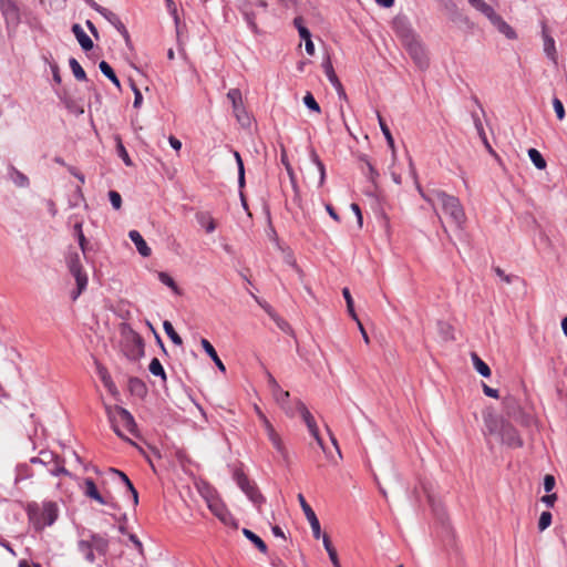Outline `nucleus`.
<instances>
[{
	"mask_svg": "<svg viewBox=\"0 0 567 567\" xmlns=\"http://www.w3.org/2000/svg\"><path fill=\"white\" fill-rule=\"evenodd\" d=\"M417 189L421 196L433 207L436 208L440 206L445 214H447L452 220V223L456 227H462V225L466 220V216L463 209L460 199L453 195H449L443 190L433 189L429 193H424L420 185H417Z\"/></svg>",
	"mask_w": 567,
	"mask_h": 567,
	"instance_id": "f257e3e1",
	"label": "nucleus"
},
{
	"mask_svg": "<svg viewBox=\"0 0 567 567\" xmlns=\"http://www.w3.org/2000/svg\"><path fill=\"white\" fill-rule=\"evenodd\" d=\"M485 425L489 435H495L507 446L520 447L523 445L518 432L504 419L488 414L485 416Z\"/></svg>",
	"mask_w": 567,
	"mask_h": 567,
	"instance_id": "f03ea898",
	"label": "nucleus"
},
{
	"mask_svg": "<svg viewBox=\"0 0 567 567\" xmlns=\"http://www.w3.org/2000/svg\"><path fill=\"white\" fill-rule=\"evenodd\" d=\"M28 516L37 530L51 526L58 518V505L52 501L43 502L41 505L31 503L27 508Z\"/></svg>",
	"mask_w": 567,
	"mask_h": 567,
	"instance_id": "7ed1b4c3",
	"label": "nucleus"
},
{
	"mask_svg": "<svg viewBox=\"0 0 567 567\" xmlns=\"http://www.w3.org/2000/svg\"><path fill=\"white\" fill-rule=\"evenodd\" d=\"M106 411L111 425L118 436L123 437L124 431L130 434L136 433L134 417L126 409L115 405L107 408Z\"/></svg>",
	"mask_w": 567,
	"mask_h": 567,
	"instance_id": "20e7f679",
	"label": "nucleus"
},
{
	"mask_svg": "<svg viewBox=\"0 0 567 567\" xmlns=\"http://www.w3.org/2000/svg\"><path fill=\"white\" fill-rule=\"evenodd\" d=\"M66 265L70 274L74 277L76 289L71 292L72 300H76L87 287V275L81 264L80 255L71 252L66 257Z\"/></svg>",
	"mask_w": 567,
	"mask_h": 567,
	"instance_id": "39448f33",
	"label": "nucleus"
},
{
	"mask_svg": "<svg viewBox=\"0 0 567 567\" xmlns=\"http://www.w3.org/2000/svg\"><path fill=\"white\" fill-rule=\"evenodd\" d=\"M399 34L404 40V44L412 59L416 62L420 68L427 66V56L421 42L415 38L414 33L410 29H402Z\"/></svg>",
	"mask_w": 567,
	"mask_h": 567,
	"instance_id": "423d86ee",
	"label": "nucleus"
},
{
	"mask_svg": "<svg viewBox=\"0 0 567 567\" xmlns=\"http://www.w3.org/2000/svg\"><path fill=\"white\" fill-rule=\"evenodd\" d=\"M235 477L241 491L258 508H260L261 505L265 503V497L259 492L257 485L241 472H237L235 474Z\"/></svg>",
	"mask_w": 567,
	"mask_h": 567,
	"instance_id": "0eeeda50",
	"label": "nucleus"
},
{
	"mask_svg": "<svg viewBox=\"0 0 567 567\" xmlns=\"http://www.w3.org/2000/svg\"><path fill=\"white\" fill-rule=\"evenodd\" d=\"M123 350L128 359H140L144 354V342L142 337L137 332L130 330L125 336Z\"/></svg>",
	"mask_w": 567,
	"mask_h": 567,
	"instance_id": "6e6552de",
	"label": "nucleus"
},
{
	"mask_svg": "<svg viewBox=\"0 0 567 567\" xmlns=\"http://www.w3.org/2000/svg\"><path fill=\"white\" fill-rule=\"evenodd\" d=\"M293 411L300 414L310 434L316 439L317 443L323 449V442L322 439L320 437L318 425L316 423L315 417L307 409V406L300 400H296Z\"/></svg>",
	"mask_w": 567,
	"mask_h": 567,
	"instance_id": "1a4fd4ad",
	"label": "nucleus"
},
{
	"mask_svg": "<svg viewBox=\"0 0 567 567\" xmlns=\"http://www.w3.org/2000/svg\"><path fill=\"white\" fill-rule=\"evenodd\" d=\"M268 383L271 388V393L276 402L280 404V406L286 411L288 415L293 416L295 405L292 406L289 403L290 393L288 391L282 390L272 375H269Z\"/></svg>",
	"mask_w": 567,
	"mask_h": 567,
	"instance_id": "9d476101",
	"label": "nucleus"
},
{
	"mask_svg": "<svg viewBox=\"0 0 567 567\" xmlns=\"http://www.w3.org/2000/svg\"><path fill=\"white\" fill-rule=\"evenodd\" d=\"M85 2L100 14H102L125 39H128V31L121 19L111 10L100 6L94 0H85Z\"/></svg>",
	"mask_w": 567,
	"mask_h": 567,
	"instance_id": "9b49d317",
	"label": "nucleus"
},
{
	"mask_svg": "<svg viewBox=\"0 0 567 567\" xmlns=\"http://www.w3.org/2000/svg\"><path fill=\"white\" fill-rule=\"evenodd\" d=\"M227 99L231 102L233 111L237 120L241 124H248L249 117L243 105V96L240 90L230 89L227 93Z\"/></svg>",
	"mask_w": 567,
	"mask_h": 567,
	"instance_id": "f8f14e48",
	"label": "nucleus"
},
{
	"mask_svg": "<svg viewBox=\"0 0 567 567\" xmlns=\"http://www.w3.org/2000/svg\"><path fill=\"white\" fill-rule=\"evenodd\" d=\"M0 10L8 24L19 23L20 8L16 0H0Z\"/></svg>",
	"mask_w": 567,
	"mask_h": 567,
	"instance_id": "ddd939ff",
	"label": "nucleus"
},
{
	"mask_svg": "<svg viewBox=\"0 0 567 567\" xmlns=\"http://www.w3.org/2000/svg\"><path fill=\"white\" fill-rule=\"evenodd\" d=\"M298 501H299L300 506L311 526L313 537L316 539H319L321 536V527H320V523H319V519H318L316 513L313 512L311 506L307 503V501L302 494H298Z\"/></svg>",
	"mask_w": 567,
	"mask_h": 567,
	"instance_id": "4468645a",
	"label": "nucleus"
},
{
	"mask_svg": "<svg viewBox=\"0 0 567 567\" xmlns=\"http://www.w3.org/2000/svg\"><path fill=\"white\" fill-rule=\"evenodd\" d=\"M258 415H259L260 421L262 422V425L266 430L267 436H268L269 441L271 442L272 446L280 454L284 455L286 450H285V445H284V442H282L280 435L276 432L275 427L272 426V424L270 423V421L266 417V415L264 413L258 411Z\"/></svg>",
	"mask_w": 567,
	"mask_h": 567,
	"instance_id": "2eb2a0df",
	"label": "nucleus"
},
{
	"mask_svg": "<svg viewBox=\"0 0 567 567\" xmlns=\"http://www.w3.org/2000/svg\"><path fill=\"white\" fill-rule=\"evenodd\" d=\"M83 493L86 497L94 499L101 505H106L107 501L101 495L92 478H85L83 483Z\"/></svg>",
	"mask_w": 567,
	"mask_h": 567,
	"instance_id": "dca6fc26",
	"label": "nucleus"
},
{
	"mask_svg": "<svg viewBox=\"0 0 567 567\" xmlns=\"http://www.w3.org/2000/svg\"><path fill=\"white\" fill-rule=\"evenodd\" d=\"M322 66H323V70H324V73H326L327 78L329 79L331 84L336 87V90L338 91L339 95L341 97L346 99L347 95H346L344 89H343L341 82L339 81L334 70H333L331 61L329 59H327L322 63Z\"/></svg>",
	"mask_w": 567,
	"mask_h": 567,
	"instance_id": "f3484780",
	"label": "nucleus"
},
{
	"mask_svg": "<svg viewBox=\"0 0 567 567\" xmlns=\"http://www.w3.org/2000/svg\"><path fill=\"white\" fill-rule=\"evenodd\" d=\"M209 509L217 516L225 525H236L235 519L228 509L218 502L209 503Z\"/></svg>",
	"mask_w": 567,
	"mask_h": 567,
	"instance_id": "a211bd4d",
	"label": "nucleus"
},
{
	"mask_svg": "<svg viewBox=\"0 0 567 567\" xmlns=\"http://www.w3.org/2000/svg\"><path fill=\"white\" fill-rule=\"evenodd\" d=\"M130 239L135 244L136 249L143 257H150L152 254L151 248L137 230H131L128 233Z\"/></svg>",
	"mask_w": 567,
	"mask_h": 567,
	"instance_id": "6ab92c4d",
	"label": "nucleus"
},
{
	"mask_svg": "<svg viewBox=\"0 0 567 567\" xmlns=\"http://www.w3.org/2000/svg\"><path fill=\"white\" fill-rule=\"evenodd\" d=\"M491 23L507 39H516L514 29L499 14H496Z\"/></svg>",
	"mask_w": 567,
	"mask_h": 567,
	"instance_id": "aec40b11",
	"label": "nucleus"
},
{
	"mask_svg": "<svg viewBox=\"0 0 567 567\" xmlns=\"http://www.w3.org/2000/svg\"><path fill=\"white\" fill-rule=\"evenodd\" d=\"M72 32L75 35L78 42L84 51H89L93 48V42L90 37L84 32L80 24L75 23L72 27Z\"/></svg>",
	"mask_w": 567,
	"mask_h": 567,
	"instance_id": "412c9836",
	"label": "nucleus"
},
{
	"mask_svg": "<svg viewBox=\"0 0 567 567\" xmlns=\"http://www.w3.org/2000/svg\"><path fill=\"white\" fill-rule=\"evenodd\" d=\"M8 175L17 187L25 188L30 184L28 176L12 165L8 168Z\"/></svg>",
	"mask_w": 567,
	"mask_h": 567,
	"instance_id": "4be33fe9",
	"label": "nucleus"
},
{
	"mask_svg": "<svg viewBox=\"0 0 567 567\" xmlns=\"http://www.w3.org/2000/svg\"><path fill=\"white\" fill-rule=\"evenodd\" d=\"M468 3L474 9H476L477 11L483 13L489 21H492L494 19V17H496V14H497L495 12V10L488 3H486L484 0H468Z\"/></svg>",
	"mask_w": 567,
	"mask_h": 567,
	"instance_id": "5701e85b",
	"label": "nucleus"
},
{
	"mask_svg": "<svg viewBox=\"0 0 567 567\" xmlns=\"http://www.w3.org/2000/svg\"><path fill=\"white\" fill-rule=\"evenodd\" d=\"M198 224L205 228L206 233L212 234L215 231L217 225L213 216L207 212H202L196 215Z\"/></svg>",
	"mask_w": 567,
	"mask_h": 567,
	"instance_id": "b1692460",
	"label": "nucleus"
},
{
	"mask_svg": "<svg viewBox=\"0 0 567 567\" xmlns=\"http://www.w3.org/2000/svg\"><path fill=\"white\" fill-rule=\"evenodd\" d=\"M200 344L203 347V349L205 350V352L210 357V359L215 362V364L217 365V368L225 372L226 371V368L224 365V363L221 362V360L219 359L215 348L212 346V343L207 340V339H202L200 341Z\"/></svg>",
	"mask_w": 567,
	"mask_h": 567,
	"instance_id": "393cba45",
	"label": "nucleus"
},
{
	"mask_svg": "<svg viewBox=\"0 0 567 567\" xmlns=\"http://www.w3.org/2000/svg\"><path fill=\"white\" fill-rule=\"evenodd\" d=\"M543 37H544V51H545L546 55L554 63H557V52H556L554 39L549 34L546 33L545 29L543 30Z\"/></svg>",
	"mask_w": 567,
	"mask_h": 567,
	"instance_id": "a878e982",
	"label": "nucleus"
},
{
	"mask_svg": "<svg viewBox=\"0 0 567 567\" xmlns=\"http://www.w3.org/2000/svg\"><path fill=\"white\" fill-rule=\"evenodd\" d=\"M377 116H378L380 128L388 142L389 147L392 150L393 159H395V146H394V140L391 134V131H390L389 126L386 125L385 121L383 120L382 115L379 112H377Z\"/></svg>",
	"mask_w": 567,
	"mask_h": 567,
	"instance_id": "bb28decb",
	"label": "nucleus"
},
{
	"mask_svg": "<svg viewBox=\"0 0 567 567\" xmlns=\"http://www.w3.org/2000/svg\"><path fill=\"white\" fill-rule=\"evenodd\" d=\"M91 546H93L94 551L99 555H105L109 548V542L106 538L100 535H92L90 540Z\"/></svg>",
	"mask_w": 567,
	"mask_h": 567,
	"instance_id": "cd10ccee",
	"label": "nucleus"
},
{
	"mask_svg": "<svg viewBox=\"0 0 567 567\" xmlns=\"http://www.w3.org/2000/svg\"><path fill=\"white\" fill-rule=\"evenodd\" d=\"M48 471L53 476H71V473L64 466V460L60 458L59 456L54 460V462L51 463L50 466H48Z\"/></svg>",
	"mask_w": 567,
	"mask_h": 567,
	"instance_id": "c85d7f7f",
	"label": "nucleus"
},
{
	"mask_svg": "<svg viewBox=\"0 0 567 567\" xmlns=\"http://www.w3.org/2000/svg\"><path fill=\"white\" fill-rule=\"evenodd\" d=\"M322 542H323V546L329 555V558L333 565V567H341L340 565V561H339V558H338V554H337V550L336 548L333 547L331 540H330V537L324 534L322 536Z\"/></svg>",
	"mask_w": 567,
	"mask_h": 567,
	"instance_id": "c756f323",
	"label": "nucleus"
},
{
	"mask_svg": "<svg viewBox=\"0 0 567 567\" xmlns=\"http://www.w3.org/2000/svg\"><path fill=\"white\" fill-rule=\"evenodd\" d=\"M58 457L56 454L50 451H41L38 456L31 458V463L33 464H42L44 466H50L52 462Z\"/></svg>",
	"mask_w": 567,
	"mask_h": 567,
	"instance_id": "7c9ffc66",
	"label": "nucleus"
},
{
	"mask_svg": "<svg viewBox=\"0 0 567 567\" xmlns=\"http://www.w3.org/2000/svg\"><path fill=\"white\" fill-rule=\"evenodd\" d=\"M78 547H79L80 553L84 556V558L89 563L95 561L94 549H93V546H91V543L89 540H84V539L80 540Z\"/></svg>",
	"mask_w": 567,
	"mask_h": 567,
	"instance_id": "2f4dec72",
	"label": "nucleus"
},
{
	"mask_svg": "<svg viewBox=\"0 0 567 567\" xmlns=\"http://www.w3.org/2000/svg\"><path fill=\"white\" fill-rule=\"evenodd\" d=\"M243 534L264 554L267 553L266 543L250 529L244 528Z\"/></svg>",
	"mask_w": 567,
	"mask_h": 567,
	"instance_id": "473e14b6",
	"label": "nucleus"
},
{
	"mask_svg": "<svg viewBox=\"0 0 567 567\" xmlns=\"http://www.w3.org/2000/svg\"><path fill=\"white\" fill-rule=\"evenodd\" d=\"M99 68H100L101 72L107 79H110L114 83V85H116L117 89H121L120 80L117 79L115 72L113 71V69L106 61H101L99 64Z\"/></svg>",
	"mask_w": 567,
	"mask_h": 567,
	"instance_id": "72a5a7b5",
	"label": "nucleus"
},
{
	"mask_svg": "<svg viewBox=\"0 0 567 567\" xmlns=\"http://www.w3.org/2000/svg\"><path fill=\"white\" fill-rule=\"evenodd\" d=\"M110 471L121 477L122 482L127 486V489L131 492L133 499H134V504L136 505L138 502V494H137V491L135 489V487L133 486L132 482L127 477V475L118 470H115V468H111Z\"/></svg>",
	"mask_w": 567,
	"mask_h": 567,
	"instance_id": "f704fd0d",
	"label": "nucleus"
},
{
	"mask_svg": "<svg viewBox=\"0 0 567 567\" xmlns=\"http://www.w3.org/2000/svg\"><path fill=\"white\" fill-rule=\"evenodd\" d=\"M472 360L476 371L481 375L485 378H488L491 375L492 372L489 367L476 353H472Z\"/></svg>",
	"mask_w": 567,
	"mask_h": 567,
	"instance_id": "c9c22d12",
	"label": "nucleus"
},
{
	"mask_svg": "<svg viewBox=\"0 0 567 567\" xmlns=\"http://www.w3.org/2000/svg\"><path fill=\"white\" fill-rule=\"evenodd\" d=\"M97 371H99V375L101 378V381L102 383L104 384V386L111 392V393H114L116 391V386L111 378V375L109 374V372L106 371L105 368H102V367H99L97 368Z\"/></svg>",
	"mask_w": 567,
	"mask_h": 567,
	"instance_id": "e433bc0d",
	"label": "nucleus"
},
{
	"mask_svg": "<svg viewBox=\"0 0 567 567\" xmlns=\"http://www.w3.org/2000/svg\"><path fill=\"white\" fill-rule=\"evenodd\" d=\"M163 328H164V331L166 332L167 337L172 340L173 343H175L177 346H181L183 343L182 338L175 331L173 324L168 320H165L163 322Z\"/></svg>",
	"mask_w": 567,
	"mask_h": 567,
	"instance_id": "4c0bfd02",
	"label": "nucleus"
},
{
	"mask_svg": "<svg viewBox=\"0 0 567 567\" xmlns=\"http://www.w3.org/2000/svg\"><path fill=\"white\" fill-rule=\"evenodd\" d=\"M528 156L538 169H545L547 164L543 155L536 148L528 150Z\"/></svg>",
	"mask_w": 567,
	"mask_h": 567,
	"instance_id": "58836bf2",
	"label": "nucleus"
},
{
	"mask_svg": "<svg viewBox=\"0 0 567 567\" xmlns=\"http://www.w3.org/2000/svg\"><path fill=\"white\" fill-rule=\"evenodd\" d=\"M69 64L73 72V75L75 76L76 80H79V81L86 80L85 71L83 70L81 64L76 61V59L71 58L69 61Z\"/></svg>",
	"mask_w": 567,
	"mask_h": 567,
	"instance_id": "ea45409f",
	"label": "nucleus"
},
{
	"mask_svg": "<svg viewBox=\"0 0 567 567\" xmlns=\"http://www.w3.org/2000/svg\"><path fill=\"white\" fill-rule=\"evenodd\" d=\"M342 295L346 299V303H347V309H348V312L349 315L351 316V318L353 320H355L357 322H359V318L354 311V305H353V299L351 297V293H350V290L349 288H343L342 289Z\"/></svg>",
	"mask_w": 567,
	"mask_h": 567,
	"instance_id": "a19ab883",
	"label": "nucleus"
},
{
	"mask_svg": "<svg viewBox=\"0 0 567 567\" xmlns=\"http://www.w3.org/2000/svg\"><path fill=\"white\" fill-rule=\"evenodd\" d=\"M150 372L154 375L161 377L163 380H166V373L165 370L161 363V361L157 358H154L150 365H148Z\"/></svg>",
	"mask_w": 567,
	"mask_h": 567,
	"instance_id": "79ce46f5",
	"label": "nucleus"
},
{
	"mask_svg": "<svg viewBox=\"0 0 567 567\" xmlns=\"http://www.w3.org/2000/svg\"><path fill=\"white\" fill-rule=\"evenodd\" d=\"M158 279L162 284L169 287L175 293H179L178 286L176 285L175 280L164 271L158 272Z\"/></svg>",
	"mask_w": 567,
	"mask_h": 567,
	"instance_id": "37998d69",
	"label": "nucleus"
},
{
	"mask_svg": "<svg viewBox=\"0 0 567 567\" xmlns=\"http://www.w3.org/2000/svg\"><path fill=\"white\" fill-rule=\"evenodd\" d=\"M243 13H244V17H245V20L246 22L248 23L250 30L254 32V33H258L259 30H258V25L256 23V17L254 14V12L249 11L246 7L243 9Z\"/></svg>",
	"mask_w": 567,
	"mask_h": 567,
	"instance_id": "c03bdc74",
	"label": "nucleus"
},
{
	"mask_svg": "<svg viewBox=\"0 0 567 567\" xmlns=\"http://www.w3.org/2000/svg\"><path fill=\"white\" fill-rule=\"evenodd\" d=\"M313 163L317 165L320 178H319V186H322L326 179V168L323 163L320 161L319 156L313 152L311 155Z\"/></svg>",
	"mask_w": 567,
	"mask_h": 567,
	"instance_id": "a18cd8bd",
	"label": "nucleus"
},
{
	"mask_svg": "<svg viewBox=\"0 0 567 567\" xmlns=\"http://www.w3.org/2000/svg\"><path fill=\"white\" fill-rule=\"evenodd\" d=\"M551 518L553 516L549 512H543L538 520V529L544 532L546 528H548L551 524Z\"/></svg>",
	"mask_w": 567,
	"mask_h": 567,
	"instance_id": "49530a36",
	"label": "nucleus"
},
{
	"mask_svg": "<svg viewBox=\"0 0 567 567\" xmlns=\"http://www.w3.org/2000/svg\"><path fill=\"white\" fill-rule=\"evenodd\" d=\"M303 102L307 105V107H309L311 111L320 113L321 109H320L318 102L315 100L313 95L310 92H308L305 95Z\"/></svg>",
	"mask_w": 567,
	"mask_h": 567,
	"instance_id": "de8ad7c7",
	"label": "nucleus"
},
{
	"mask_svg": "<svg viewBox=\"0 0 567 567\" xmlns=\"http://www.w3.org/2000/svg\"><path fill=\"white\" fill-rule=\"evenodd\" d=\"M553 107L559 121L565 118V107L563 102L558 97L553 99Z\"/></svg>",
	"mask_w": 567,
	"mask_h": 567,
	"instance_id": "09e8293b",
	"label": "nucleus"
},
{
	"mask_svg": "<svg viewBox=\"0 0 567 567\" xmlns=\"http://www.w3.org/2000/svg\"><path fill=\"white\" fill-rule=\"evenodd\" d=\"M109 197H110V202H111L112 206L115 209H120L122 206V197H121L120 193H117L115 190H111L109 193Z\"/></svg>",
	"mask_w": 567,
	"mask_h": 567,
	"instance_id": "8fccbe9b",
	"label": "nucleus"
},
{
	"mask_svg": "<svg viewBox=\"0 0 567 567\" xmlns=\"http://www.w3.org/2000/svg\"><path fill=\"white\" fill-rule=\"evenodd\" d=\"M361 161L364 163V165L367 167V171L369 173V178L372 182H374L375 178L379 176L377 169L374 168V166L371 164V162L367 157H362Z\"/></svg>",
	"mask_w": 567,
	"mask_h": 567,
	"instance_id": "3c124183",
	"label": "nucleus"
},
{
	"mask_svg": "<svg viewBox=\"0 0 567 567\" xmlns=\"http://www.w3.org/2000/svg\"><path fill=\"white\" fill-rule=\"evenodd\" d=\"M165 3H166L167 11L174 18L175 23H178L179 18H178V13H177L176 3L173 0H165Z\"/></svg>",
	"mask_w": 567,
	"mask_h": 567,
	"instance_id": "603ef678",
	"label": "nucleus"
},
{
	"mask_svg": "<svg viewBox=\"0 0 567 567\" xmlns=\"http://www.w3.org/2000/svg\"><path fill=\"white\" fill-rule=\"evenodd\" d=\"M505 405L507 408V414L511 417H515V410L518 409L517 403L514 399H506Z\"/></svg>",
	"mask_w": 567,
	"mask_h": 567,
	"instance_id": "864d4df0",
	"label": "nucleus"
},
{
	"mask_svg": "<svg viewBox=\"0 0 567 567\" xmlns=\"http://www.w3.org/2000/svg\"><path fill=\"white\" fill-rule=\"evenodd\" d=\"M117 151H118V155L122 157V159L124 161V163L130 166L132 164L131 162V158L125 150V147L123 146V144L121 143V141L118 142L117 144Z\"/></svg>",
	"mask_w": 567,
	"mask_h": 567,
	"instance_id": "5fc2aeb1",
	"label": "nucleus"
},
{
	"mask_svg": "<svg viewBox=\"0 0 567 567\" xmlns=\"http://www.w3.org/2000/svg\"><path fill=\"white\" fill-rule=\"evenodd\" d=\"M555 477L553 475L547 474L544 478V488L546 492H551L555 487Z\"/></svg>",
	"mask_w": 567,
	"mask_h": 567,
	"instance_id": "6e6d98bb",
	"label": "nucleus"
},
{
	"mask_svg": "<svg viewBox=\"0 0 567 567\" xmlns=\"http://www.w3.org/2000/svg\"><path fill=\"white\" fill-rule=\"evenodd\" d=\"M477 127H478L481 136L483 137V142H484L486 150L488 151L489 154L496 156V153L494 152L493 147L491 146V144L488 143V141L485 136L482 125L480 124V125H477Z\"/></svg>",
	"mask_w": 567,
	"mask_h": 567,
	"instance_id": "4d7b16f0",
	"label": "nucleus"
},
{
	"mask_svg": "<svg viewBox=\"0 0 567 567\" xmlns=\"http://www.w3.org/2000/svg\"><path fill=\"white\" fill-rule=\"evenodd\" d=\"M483 392L485 395H487L489 398H494V399L498 398V391L496 389L488 386L485 383H483Z\"/></svg>",
	"mask_w": 567,
	"mask_h": 567,
	"instance_id": "13d9d810",
	"label": "nucleus"
},
{
	"mask_svg": "<svg viewBox=\"0 0 567 567\" xmlns=\"http://www.w3.org/2000/svg\"><path fill=\"white\" fill-rule=\"evenodd\" d=\"M133 90H134V107H140L141 104H142V101H143V96H142V93L141 91L133 84Z\"/></svg>",
	"mask_w": 567,
	"mask_h": 567,
	"instance_id": "bf43d9fd",
	"label": "nucleus"
},
{
	"mask_svg": "<svg viewBox=\"0 0 567 567\" xmlns=\"http://www.w3.org/2000/svg\"><path fill=\"white\" fill-rule=\"evenodd\" d=\"M556 499H557V495L555 493L548 494V495H545L542 497V502L545 503L548 507H553Z\"/></svg>",
	"mask_w": 567,
	"mask_h": 567,
	"instance_id": "052dcab7",
	"label": "nucleus"
},
{
	"mask_svg": "<svg viewBox=\"0 0 567 567\" xmlns=\"http://www.w3.org/2000/svg\"><path fill=\"white\" fill-rule=\"evenodd\" d=\"M351 209H352V210H353V213L357 215V217H358V223H359V225H360V227H361V226H362V214H361V209H360L359 205H358V204H355V203H352V204H351Z\"/></svg>",
	"mask_w": 567,
	"mask_h": 567,
	"instance_id": "680f3d73",
	"label": "nucleus"
},
{
	"mask_svg": "<svg viewBox=\"0 0 567 567\" xmlns=\"http://www.w3.org/2000/svg\"><path fill=\"white\" fill-rule=\"evenodd\" d=\"M168 142L174 150L179 151L182 148V142L175 136L171 135Z\"/></svg>",
	"mask_w": 567,
	"mask_h": 567,
	"instance_id": "e2e57ef3",
	"label": "nucleus"
},
{
	"mask_svg": "<svg viewBox=\"0 0 567 567\" xmlns=\"http://www.w3.org/2000/svg\"><path fill=\"white\" fill-rule=\"evenodd\" d=\"M495 274H496L499 278H502L505 282L511 284V281H512V280H511V277H509V276H507V275L504 272V270H503V269H501L499 267H496V268H495Z\"/></svg>",
	"mask_w": 567,
	"mask_h": 567,
	"instance_id": "0e129e2a",
	"label": "nucleus"
},
{
	"mask_svg": "<svg viewBox=\"0 0 567 567\" xmlns=\"http://www.w3.org/2000/svg\"><path fill=\"white\" fill-rule=\"evenodd\" d=\"M85 24H86L87 29L90 30V32L92 33V35L95 39H99V32H97L96 27L93 24V22L91 20H86Z\"/></svg>",
	"mask_w": 567,
	"mask_h": 567,
	"instance_id": "69168bd1",
	"label": "nucleus"
},
{
	"mask_svg": "<svg viewBox=\"0 0 567 567\" xmlns=\"http://www.w3.org/2000/svg\"><path fill=\"white\" fill-rule=\"evenodd\" d=\"M305 44H306V51L309 55H313L315 54V44L313 42L311 41V38H309L308 40H305Z\"/></svg>",
	"mask_w": 567,
	"mask_h": 567,
	"instance_id": "338daca9",
	"label": "nucleus"
},
{
	"mask_svg": "<svg viewBox=\"0 0 567 567\" xmlns=\"http://www.w3.org/2000/svg\"><path fill=\"white\" fill-rule=\"evenodd\" d=\"M19 567H41L39 564L30 563L25 559L19 561Z\"/></svg>",
	"mask_w": 567,
	"mask_h": 567,
	"instance_id": "774afa93",
	"label": "nucleus"
}]
</instances>
